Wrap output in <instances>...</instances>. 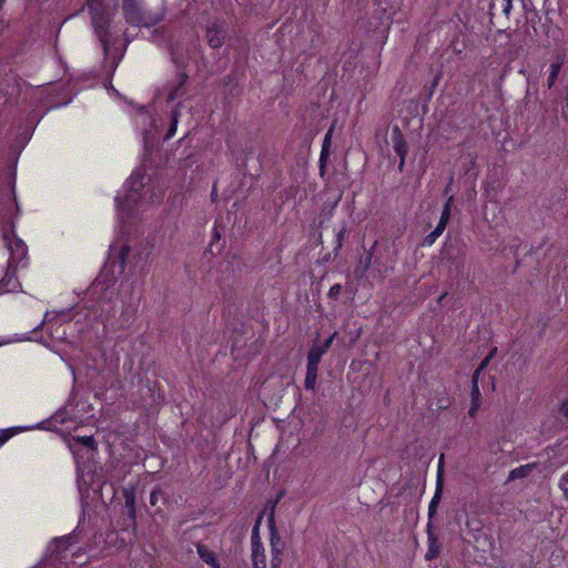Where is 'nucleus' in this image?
I'll use <instances>...</instances> for the list:
<instances>
[{"instance_id":"nucleus-1","label":"nucleus","mask_w":568,"mask_h":568,"mask_svg":"<svg viewBox=\"0 0 568 568\" xmlns=\"http://www.w3.org/2000/svg\"><path fill=\"white\" fill-rule=\"evenodd\" d=\"M3 240L10 251V258L7 272L0 281V286L3 291L14 292L20 287V283L16 277L17 266L27 256L28 248L22 240L14 236L13 226H11L10 231H3Z\"/></svg>"},{"instance_id":"nucleus-2","label":"nucleus","mask_w":568,"mask_h":568,"mask_svg":"<svg viewBox=\"0 0 568 568\" xmlns=\"http://www.w3.org/2000/svg\"><path fill=\"white\" fill-rule=\"evenodd\" d=\"M94 31L101 42L104 53L109 50V27L112 13L102 1H94L89 6Z\"/></svg>"},{"instance_id":"nucleus-3","label":"nucleus","mask_w":568,"mask_h":568,"mask_svg":"<svg viewBox=\"0 0 568 568\" xmlns=\"http://www.w3.org/2000/svg\"><path fill=\"white\" fill-rule=\"evenodd\" d=\"M143 174L133 173L128 180V191L124 197H116L118 209L122 220L132 216L136 210L139 192L143 189Z\"/></svg>"},{"instance_id":"nucleus-4","label":"nucleus","mask_w":568,"mask_h":568,"mask_svg":"<svg viewBox=\"0 0 568 568\" xmlns=\"http://www.w3.org/2000/svg\"><path fill=\"white\" fill-rule=\"evenodd\" d=\"M467 246L459 237H449L440 250V257L450 263H463Z\"/></svg>"},{"instance_id":"nucleus-5","label":"nucleus","mask_w":568,"mask_h":568,"mask_svg":"<svg viewBox=\"0 0 568 568\" xmlns=\"http://www.w3.org/2000/svg\"><path fill=\"white\" fill-rule=\"evenodd\" d=\"M227 38V30L223 21L215 20L205 28V39L210 48L220 49Z\"/></svg>"},{"instance_id":"nucleus-6","label":"nucleus","mask_w":568,"mask_h":568,"mask_svg":"<svg viewBox=\"0 0 568 568\" xmlns=\"http://www.w3.org/2000/svg\"><path fill=\"white\" fill-rule=\"evenodd\" d=\"M122 10L124 19L132 26H146L139 0H122Z\"/></svg>"},{"instance_id":"nucleus-7","label":"nucleus","mask_w":568,"mask_h":568,"mask_svg":"<svg viewBox=\"0 0 568 568\" xmlns=\"http://www.w3.org/2000/svg\"><path fill=\"white\" fill-rule=\"evenodd\" d=\"M392 145L393 150L399 158L398 171L403 172L405 166V160L408 153V144L404 138V134L398 125L392 128Z\"/></svg>"},{"instance_id":"nucleus-8","label":"nucleus","mask_w":568,"mask_h":568,"mask_svg":"<svg viewBox=\"0 0 568 568\" xmlns=\"http://www.w3.org/2000/svg\"><path fill=\"white\" fill-rule=\"evenodd\" d=\"M426 532L428 549L427 552L425 554V560L432 561L439 557L442 545L439 542L438 536L435 532V526L433 523H430V520H428L427 523Z\"/></svg>"},{"instance_id":"nucleus-9","label":"nucleus","mask_w":568,"mask_h":568,"mask_svg":"<svg viewBox=\"0 0 568 568\" xmlns=\"http://www.w3.org/2000/svg\"><path fill=\"white\" fill-rule=\"evenodd\" d=\"M130 252H131V247H130V245H126V244L122 245L116 253H115V247L111 246L109 262L114 266L118 265L120 274L124 273V271H125L126 258H128Z\"/></svg>"},{"instance_id":"nucleus-10","label":"nucleus","mask_w":568,"mask_h":568,"mask_svg":"<svg viewBox=\"0 0 568 568\" xmlns=\"http://www.w3.org/2000/svg\"><path fill=\"white\" fill-rule=\"evenodd\" d=\"M377 242H374L371 250L367 251L366 255L359 258L358 264L354 270L356 278H363L369 267L373 265V251L376 248Z\"/></svg>"},{"instance_id":"nucleus-11","label":"nucleus","mask_w":568,"mask_h":568,"mask_svg":"<svg viewBox=\"0 0 568 568\" xmlns=\"http://www.w3.org/2000/svg\"><path fill=\"white\" fill-rule=\"evenodd\" d=\"M332 134H333V126H331L329 130L326 132V134L324 136L323 144H322V150H321V155H320L321 175H324L325 170H326V163H327V159H328L329 152H331Z\"/></svg>"},{"instance_id":"nucleus-12","label":"nucleus","mask_w":568,"mask_h":568,"mask_svg":"<svg viewBox=\"0 0 568 568\" xmlns=\"http://www.w3.org/2000/svg\"><path fill=\"white\" fill-rule=\"evenodd\" d=\"M123 498L124 504L128 509V516L132 520L133 525H135V488L129 487L123 489Z\"/></svg>"},{"instance_id":"nucleus-13","label":"nucleus","mask_w":568,"mask_h":568,"mask_svg":"<svg viewBox=\"0 0 568 568\" xmlns=\"http://www.w3.org/2000/svg\"><path fill=\"white\" fill-rule=\"evenodd\" d=\"M196 550L199 557L207 565H210L213 568H220V562L216 558V555L205 545L197 544Z\"/></svg>"},{"instance_id":"nucleus-14","label":"nucleus","mask_w":568,"mask_h":568,"mask_svg":"<svg viewBox=\"0 0 568 568\" xmlns=\"http://www.w3.org/2000/svg\"><path fill=\"white\" fill-rule=\"evenodd\" d=\"M443 486H444L443 480L440 477H438L435 494H434V496L429 503V506H428V520H430V523H433V518L435 517V515L437 513V508H438V505H439V501L442 498V494H443Z\"/></svg>"},{"instance_id":"nucleus-15","label":"nucleus","mask_w":568,"mask_h":568,"mask_svg":"<svg viewBox=\"0 0 568 568\" xmlns=\"http://www.w3.org/2000/svg\"><path fill=\"white\" fill-rule=\"evenodd\" d=\"M564 63L565 54H558L556 57V61L550 64V73L547 79L548 89H551L555 85Z\"/></svg>"},{"instance_id":"nucleus-16","label":"nucleus","mask_w":568,"mask_h":568,"mask_svg":"<svg viewBox=\"0 0 568 568\" xmlns=\"http://www.w3.org/2000/svg\"><path fill=\"white\" fill-rule=\"evenodd\" d=\"M511 8L513 0H491L489 10L491 14H495V11H501L508 18Z\"/></svg>"},{"instance_id":"nucleus-17","label":"nucleus","mask_w":568,"mask_h":568,"mask_svg":"<svg viewBox=\"0 0 568 568\" xmlns=\"http://www.w3.org/2000/svg\"><path fill=\"white\" fill-rule=\"evenodd\" d=\"M187 79H189V75L185 72L179 73V83L169 93V97H168L169 102H172L175 99L183 95V87L185 85Z\"/></svg>"},{"instance_id":"nucleus-18","label":"nucleus","mask_w":568,"mask_h":568,"mask_svg":"<svg viewBox=\"0 0 568 568\" xmlns=\"http://www.w3.org/2000/svg\"><path fill=\"white\" fill-rule=\"evenodd\" d=\"M253 568H266L265 552L263 546L252 547Z\"/></svg>"},{"instance_id":"nucleus-19","label":"nucleus","mask_w":568,"mask_h":568,"mask_svg":"<svg viewBox=\"0 0 568 568\" xmlns=\"http://www.w3.org/2000/svg\"><path fill=\"white\" fill-rule=\"evenodd\" d=\"M532 468H534L532 464H527V465L517 467L509 473L508 479L515 480V479L525 478L531 473Z\"/></svg>"},{"instance_id":"nucleus-20","label":"nucleus","mask_w":568,"mask_h":568,"mask_svg":"<svg viewBox=\"0 0 568 568\" xmlns=\"http://www.w3.org/2000/svg\"><path fill=\"white\" fill-rule=\"evenodd\" d=\"M348 237V231L346 229V225L344 224L339 231L337 232L336 234V245L333 250L334 252V257H337L338 254H339V251L342 250L343 245H344V242L345 240Z\"/></svg>"},{"instance_id":"nucleus-21","label":"nucleus","mask_w":568,"mask_h":568,"mask_svg":"<svg viewBox=\"0 0 568 568\" xmlns=\"http://www.w3.org/2000/svg\"><path fill=\"white\" fill-rule=\"evenodd\" d=\"M263 515H264V513H261L257 516L255 525L253 527L252 536H251V545H252V547L263 546V544L261 541V537H260V526H261V523H262V519H263Z\"/></svg>"},{"instance_id":"nucleus-22","label":"nucleus","mask_w":568,"mask_h":568,"mask_svg":"<svg viewBox=\"0 0 568 568\" xmlns=\"http://www.w3.org/2000/svg\"><path fill=\"white\" fill-rule=\"evenodd\" d=\"M220 240L221 233L217 227H214L212 232V240L209 245V250L213 255L220 254L222 252L223 245L219 244Z\"/></svg>"},{"instance_id":"nucleus-23","label":"nucleus","mask_w":568,"mask_h":568,"mask_svg":"<svg viewBox=\"0 0 568 568\" xmlns=\"http://www.w3.org/2000/svg\"><path fill=\"white\" fill-rule=\"evenodd\" d=\"M317 368H308L306 367V375L304 381V386L307 390H314L315 384L317 379Z\"/></svg>"},{"instance_id":"nucleus-24","label":"nucleus","mask_w":568,"mask_h":568,"mask_svg":"<svg viewBox=\"0 0 568 568\" xmlns=\"http://www.w3.org/2000/svg\"><path fill=\"white\" fill-rule=\"evenodd\" d=\"M73 442L81 444L82 446L90 448L93 452L98 450V443L93 436H74Z\"/></svg>"},{"instance_id":"nucleus-25","label":"nucleus","mask_w":568,"mask_h":568,"mask_svg":"<svg viewBox=\"0 0 568 568\" xmlns=\"http://www.w3.org/2000/svg\"><path fill=\"white\" fill-rule=\"evenodd\" d=\"M453 195H450L445 205H444V209L442 211V215H440V219H439V222H438V225H442V227L446 229L447 226V223L450 219V206H452V203H453Z\"/></svg>"},{"instance_id":"nucleus-26","label":"nucleus","mask_w":568,"mask_h":568,"mask_svg":"<svg viewBox=\"0 0 568 568\" xmlns=\"http://www.w3.org/2000/svg\"><path fill=\"white\" fill-rule=\"evenodd\" d=\"M271 552H283L285 542L282 540L280 532L270 535Z\"/></svg>"},{"instance_id":"nucleus-27","label":"nucleus","mask_w":568,"mask_h":568,"mask_svg":"<svg viewBox=\"0 0 568 568\" xmlns=\"http://www.w3.org/2000/svg\"><path fill=\"white\" fill-rule=\"evenodd\" d=\"M444 231H445V229L442 227V225L437 224L435 230L425 236V239L423 241V245H427V246L433 245L435 243V241L443 234Z\"/></svg>"},{"instance_id":"nucleus-28","label":"nucleus","mask_w":568,"mask_h":568,"mask_svg":"<svg viewBox=\"0 0 568 568\" xmlns=\"http://www.w3.org/2000/svg\"><path fill=\"white\" fill-rule=\"evenodd\" d=\"M21 432L20 427H11L7 429H2L0 432V446L3 445L7 440H9L12 436Z\"/></svg>"},{"instance_id":"nucleus-29","label":"nucleus","mask_w":568,"mask_h":568,"mask_svg":"<svg viewBox=\"0 0 568 568\" xmlns=\"http://www.w3.org/2000/svg\"><path fill=\"white\" fill-rule=\"evenodd\" d=\"M321 356H318L317 354H315L314 352H312L311 349L308 351L307 353V364H306V367L308 368H317L318 369V364L321 362Z\"/></svg>"},{"instance_id":"nucleus-30","label":"nucleus","mask_w":568,"mask_h":568,"mask_svg":"<svg viewBox=\"0 0 568 568\" xmlns=\"http://www.w3.org/2000/svg\"><path fill=\"white\" fill-rule=\"evenodd\" d=\"M165 493L160 488L155 487L150 495V504L155 506L160 499H164Z\"/></svg>"},{"instance_id":"nucleus-31","label":"nucleus","mask_w":568,"mask_h":568,"mask_svg":"<svg viewBox=\"0 0 568 568\" xmlns=\"http://www.w3.org/2000/svg\"><path fill=\"white\" fill-rule=\"evenodd\" d=\"M267 526H268L270 535L278 532L276 524H275L274 507L272 508L271 514L268 515Z\"/></svg>"},{"instance_id":"nucleus-32","label":"nucleus","mask_w":568,"mask_h":568,"mask_svg":"<svg viewBox=\"0 0 568 568\" xmlns=\"http://www.w3.org/2000/svg\"><path fill=\"white\" fill-rule=\"evenodd\" d=\"M341 291H342V285L334 284L328 291V297L331 300L337 301L339 297Z\"/></svg>"},{"instance_id":"nucleus-33","label":"nucleus","mask_w":568,"mask_h":568,"mask_svg":"<svg viewBox=\"0 0 568 568\" xmlns=\"http://www.w3.org/2000/svg\"><path fill=\"white\" fill-rule=\"evenodd\" d=\"M470 397L473 404L481 405V395L479 387H471Z\"/></svg>"},{"instance_id":"nucleus-34","label":"nucleus","mask_w":568,"mask_h":568,"mask_svg":"<svg viewBox=\"0 0 568 568\" xmlns=\"http://www.w3.org/2000/svg\"><path fill=\"white\" fill-rule=\"evenodd\" d=\"M283 552H272L271 568H281Z\"/></svg>"},{"instance_id":"nucleus-35","label":"nucleus","mask_w":568,"mask_h":568,"mask_svg":"<svg viewBox=\"0 0 568 568\" xmlns=\"http://www.w3.org/2000/svg\"><path fill=\"white\" fill-rule=\"evenodd\" d=\"M311 351L321 357L327 352V349L324 348L322 344H318L317 341H314V344L311 347Z\"/></svg>"},{"instance_id":"nucleus-36","label":"nucleus","mask_w":568,"mask_h":568,"mask_svg":"<svg viewBox=\"0 0 568 568\" xmlns=\"http://www.w3.org/2000/svg\"><path fill=\"white\" fill-rule=\"evenodd\" d=\"M560 489L564 491L566 496H568V474L564 475L559 483Z\"/></svg>"},{"instance_id":"nucleus-37","label":"nucleus","mask_w":568,"mask_h":568,"mask_svg":"<svg viewBox=\"0 0 568 568\" xmlns=\"http://www.w3.org/2000/svg\"><path fill=\"white\" fill-rule=\"evenodd\" d=\"M480 373L481 372H479L478 369H475V372L473 373V375H471V387H479L478 386V381H479Z\"/></svg>"},{"instance_id":"nucleus-38","label":"nucleus","mask_w":568,"mask_h":568,"mask_svg":"<svg viewBox=\"0 0 568 568\" xmlns=\"http://www.w3.org/2000/svg\"><path fill=\"white\" fill-rule=\"evenodd\" d=\"M68 540H69V537H62V538H55L54 542L57 544L58 548H60V547L67 548Z\"/></svg>"},{"instance_id":"nucleus-39","label":"nucleus","mask_w":568,"mask_h":568,"mask_svg":"<svg viewBox=\"0 0 568 568\" xmlns=\"http://www.w3.org/2000/svg\"><path fill=\"white\" fill-rule=\"evenodd\" d=\"M559 412L564 417L568 418V398L561 404Z\"/></svg>"},{"instance_id":"nucleus-40","label":"nucleus","mask_w":568,"mask_h":568,"mask_svg":"<svg viewBox=\"0 0 568 568\" xmlns=\"http://www.w3.org/2000/svg\"><path fill=\"white\" fill-rule=\"evenodd\" d=\"M337 335V333H333L324 343H322L323 347L326 348L328 351V348L331 347L335 336Z\"/></svg>"},{"instance_id":"nucleus-41","label":"nucleus","mask_w":568,"mask_h":568,"mask_svg":"<svg viewBox=\"0 0 568 568\" xmlns=\"http://www.w3.org/2000/svg\"><path fill=\"white\" fill-rule=\"evenodd\" d=\"M479 407H480V405L471 403L470 408L468 410L469 416L474 417L477 414Z\"/></svg>"},{"instance_id":"nucleus-42","label":"nucleus","mask_w":568,"mask_h":568,"mask_svg":"<svg viewBox=\"0 0 568 568\" xmlns=\"http://www.w3.org/2000/svg\"><path fill=\"white\" fill-rule=\"evenodd\" d=\"M489 362H490V361H489V357H485V358L480 362V364L478 365V367H477L476 369H478L479 372H483V371L487 367V365L489 364Z\"/></svg>"},{"instance_id":"nucleus-43","label":"nucleus","mask_w":568,"mask_h":568,"mask_svg":"<svg viewBox=\"0 0 568 568\" xmlns=\"http://www.w3.org/2000/svg\"><path fill=\"white\" fill-rule=\"evenodd\" d=\"M342 197V193L338 195V197L332 203V205L329 206V209H327V214L328 215H332L333 213V210L335 209V206L338 204L339 200Z\"/></svg>"},{"instance_id":"nucleus-44","label":"nucleus","mask_w":568,"mask_h":568,"mask_svg":"<svg viewBox=\"0 0 568 568\" xmlns=\"http://www.w3.org/2000/svg\"><path fill=\"white\" fill-rule=\"evenodd\" d=\"M176 130V118H173V122L171 123V126L168 132V136H171Z\"/></svg>"},{"instance_id":"nucleus-45","label":"nucleus","mask_w":568,"mask_h":568,"mask_svg":"<svg viewBox=\"0 0 568 568\" xmlns=\"http://www.w3.org/2000/svg\"><path fill=\"white\" fill-rule=\"evenodd\" d=\"M336 257H334V253H327L323 256V262H329L332 260H335Z\"/></svg>"},{"instance_id":"nucleus-46","label":"nucleus","mask_w":568,"mask_h":568,"mask_svg":"<svg viewBox=\"0 0 568 568\" xmlns=\"http://www.w3.org/2000/svg\"><path fill=\"white\" fill-rule=\"evenodd\" d=\"M496 353H497V347H494L489 351V353L486 357H489V361H491L494 358V356L496 355Z\"/></svg>"},{"instance_id":"nucleus-47","label":"nucleus","mask_w":568,"mask_h":568,"mask_svg":"<svg viewBox=\"0 0 568 568\" xmlns=\"http://www.w3.org/2000/svg\"><path fill=\"white\" fill-rule=\"evenodd\" d=\"M450 190V183L445 187L444 193L447 194Z\"/></svg>"},{"instance_id":"nucleus-48","label":"nucleus","mask_w":568,"mask_h":568,"mask_svg":"<svg viewBox=\"0 0 568 568\" xmlns=\"http://www.w3.org/2000/svg\"><path fill=\"white\" fill-rule=\"evenodd\" d=\"M437 78L433 81L432 88H435L437 85Z\"/></svg>"},{"instance_id":"nucleus-49","label":"nucleus","mask_w":568,"mask_h":568,"mask_svg":"<svg viewBox=\"0 0 568 568\" xmlns=\"http://www.w3.org/2000/svg\"><path fill=\"white\" fill-rule=\"evenodd\" d=\"M520 264V261L519 260H516V267H518Z\"/></svg>"},{"instance_id":"nucleus-50","label":"nucleus","mask_w":568,"mask_h":568,"mask_svg":"<svg viewBox=\"0 0 568 568\" xmlns=\"http://www.w3.org/2000/svg\"><path fill=\"white\" fill-rule=\"evenodd\" d=\"M567 109H568V98H567Z\"/></svg>"}]
</instances>
